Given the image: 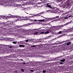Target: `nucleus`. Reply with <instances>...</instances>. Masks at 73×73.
Segmentation results:
<instances>
[{"instance_id":"nucleus-3","label":"nucleus","mask_w":73,"mask_h":73,"mask_svg":"<svg viewBox=\"0 0 73 73\" xmlns=\"http://www.w3.org/2000/svg\"><path fill=\"white\" fill-rule=\"evenodd\" d=\"M72 5V4L68 3L64 5V7H66V8H70V7H71V6Z\"/></svg>"},{"instance_id":"nucleus-9","label":"nucleus","mask_w":73,"mask_h":73,"mask_svg":"<svg viewBox=\"0 0 73 73\" xmlns=\"http://www.w3.org/2000/svg\"><path fill=\"white\" fill-rule=\"evenodd\" d=\"M56 1L57 2H59L60 4L62 5L65 0H56Z\"/></svg>"},{"instance_id":"nucleus-40","label":"nucleus","mask_w":73,"mask_h":73,"mask_svg":"<svg viewBox=\"0 0 73 73\" xmlns=\"http://www.w3.org/2000/svg\"><path fill=\"white\" fill-rule=\"evenodd\" d=\"M39 33L40 34H44V33H45L44 32H39Z\"/></svg>"},{"instance_id":"nucleus-7","label":"nucleus","mask_w":73,"mask_h":73,"mask_svg":"<svg viewBox=\"0 0 73 73\" xmlns=\"http://www.w3.org/2000/svg\"><path fill=\"white\" fill-rule=\"evenodd\" d=\"M10 17H12V18L16 17L18 19H21L22 18L21 17L18 15H11L10 16Z\"/></svg>"},{"instance_id":"nucleus-43","label":"nucleus","mask_w":73,"mask_h":73,"mask_svg":"<svg viewBox=\"0 0 73 73\" xmlns=\"http://www.w3.org/2000/svg\"><path fill=\"white\" fill-rule=\"evenodd\" d=\"M52 47L53 48H56L57 47V46H52Z\"/></svg>"},{"instance_id":"nucleus-44","label":"nucleus","mask_w":73,"mask_h":73,"mask_svg":"<svg viewBox=\"0 0 73 73\" xmlns=\"http://www.w3.org/2000/svg\"><path fill=\"white\" fill-rule=\"evenodd\" d=\"M44 13V11L42 12L41 13H39V15H41V14H42Z\"/></svg>"},{"instance_id":"nucleus-52","label":"nucleus","mask_w":73,"mask_h":73,"mask_svg":"<svg viewBox=\"0 0 73 73\" xmlns=\"http://www.w3.org/2000/svg\"><path fill=\"white\" fill-rule=\"evenodd\" d=\"M60 64H62V65L64 64V62H60Z\"/></svg>"},{"instance_id":"nucleus-37","label":"nucleus","mask_w":73,"mask_h":73,"mask_svg":"<svg viewBox=\"0 0 73 73\" xmlns=\"http://www.w3.org/2000/svg\"><path fill=\"white\" fill-rule=\"evenodd\" d=\"M50 31H46L45 33H44L45 34H48V33H49V32H50Z\"/></svg>"},{"instance_id":"nucleus-51","label":"nucleus","mask_w":73,"mask_h":73,"mask_svg":"<svg viewBox=\"0 0 73 73\" xmlns=\"http://www.w3.org/2000/svg\"><path fill=\"white\" fill-rule=\"evenodd\" d=\"M11 1H13V3H15L16 1V0H12Z\"/></svg>"},{"instance_id":"nucleus-21","label":"nucleus","mask_w":73,"mask_h":73,"mask_svg":"<svg viewBox=\"0 0 73 73\" xmlns=\"http://www.w3.org/2000/svg\"><path fill=\"white\" fill-rule=\"evenodd\" d=\"M41 63H42V62H38L37 65H38V66H41Z\"/></svg>"},{"instance_id":"nucleus-64","label":"nucleus","mask_w":73,"mask_h":73,"mask_svg":"<svg viewBox=\"0 0 73 73\" xmlns=\"http://www.w3.org/2000/svg\"><path fill=\"white\" fill-rule=\"evenodd\" d=\"M57 12H58V13H60V11L59 10L58 11H57Z\"/></svg>"},{"instance_id":"nucleus-13","label":"nucleus","mask_w":73,"mask_h":73,"mask_svg":"<svg viewBox=\"0 0 73 73\" xmlns=\"http://www.w3.org/2000/svg\"><path fill=\"white\" fill-rule=\"evenodd\" d=\"M56 18H57V19H58L59 18V16H57L55 17H54L53 18H49V20H53L54 19H56Z\"/></svg>"},{"instance_id":"nucleus-32","label":"nucleus","mask_w":73,"mask_h":73,"mask_svg":"<svg viewBox=\"0 0 73 73\" xmlns=\"http://www.w3.org/2000/svg\"><path fill=\"white\" fill-rule=\"evenodd\" d=\"M58 62H55L54 63V64H55V65H58Z\"/></svg>"},{"instance_id":"nucleus-33","label":"nucleus","mask_w":73,"mask_h":73,"mask_svg":"<svg viewBox=\"0 0 73 73\" xmlns=\"http://www.w3.org/2000/svg\"><path fill=\"white\" fill-rule=\"evenodd\" d=\"M56 42H57V43H56L57 45H58V44H61L60 43V41H57Z\"/></svg>"},{"instance_id":"nucleus-10","label":"nucleus","mask_w":73,"mask_h":73,"mask_svg":"<svg viewBox=\"0 0 73 73\" xmlns=\"http://www.w3.org/2000/svg\"><path fill=\"white\" fill-rule=\"evenodd\" d=\"M65 25H66V24H64V25H60L59 26H58L57 27V28L58 29H60V28H62V27H64V26H65Z\"/></svg>"},{"instance_id":"nucleus-61","label":"nucleus","mask_w":73,"mask_h":73,"mask_svg":"<svg viewBox=\"0 0 73 73\" xmlns=\"http://www.w3.org/2000/svg\"><path fill=\"white\" fill-rule=\"evenodd\" d=\"M1 38H3V37L2 36H1V35H0V39H1Z\"/></svg>"},{"instance_id":"nucleus-39","label":"nucleus","mask_w":73,"mask_h":73,"mask_svg":"<svg viewBox=\"0 0 73 73\" xmlns=\"http://www.w3.org/2000/svg\"><path fill=\"white\" fill-rule=\"evenodd\" d=\"M19 27V26H18V25H17L15 27V28L16 29H17Z\"/></svg>"},{"instance_id":"nucleus-56","label":"nucleus","mask_w":73,"mask_h":73,"mask_svg":"<svg viewBox=\"0 0 73 73\" xmlns=\"http://www.w3.org/2000/svg\"><path fill=\"white\" fill-rule=\"evenodd\" d=\"M11 41H13V38H12L10 40Z\"/></svg>"},{"instance_id":"nucleus-60","label":"nucleus","mask_w":73,"mask_h":73,"mask_svg":"<svg viewBox=\"0 0 73 73\" xmlns=\"http://www.w3.org/2000/svg\"><path fill=\"white\" fill-rule=\"evenodd\" d=\"M0 40H2L3 41L4 40V39H3V38H1Z\"/></svg>"},{"instance_id":"nucleus-59","label":"nucleus","mask_w":73,"mask_h":73,"mask_svg":"<svg viewBox=\"0 0 73 73\" xmlns=\"http://www.w3.org/2000/svg\"><path fill=\"white\" fill-rule=\"evenodd\" d=\"M30 72H34V71L33 70H30Z\"/></svg>"},{"instance_id":"nucleus-35","label":"nucleus","mask_w":73,"mask_h":73,"mask_svg":"<svg viewBox=\"0 0 73 73\" xmlns=\"http://www.w3.org/2000/svg\"><path fill=\"white\" fill-rule=\"evenodd\" d=\"M40 15L39 13H38V14H36V15H34V16H40V15Z\"/></svg>"},{"instance_id":"nucleus-19","label":"nucleus","mask_w":73,"mask_h":73,"mask_svg":"<svg viewBox=\"0 0 73 73\" xmlns=\"http://www.w3.org/2000/svg\"><path fill=\"white\" fill-rule=\"evenodd\" d=\"M37 45H34L33 46H31V47L33 48L34 49H36L37 48L36 47V46Z\"/></svg>"},{"instance_id":"nucleus-38","label":"nucleus","mask_w":73,"mask_h":73,"mask_svg":"<svg viewBox=\"0 0 73 73\" xmlns=\"http://www.w3.org/2000/svg\"><path fill=\"white\" fill-rule=\"evenodd\" d=\"M62 45L63 46H66V43L63 44Z\"/></svg>"},{"instance_id":"nucleus-17","label":"nucleus","mask_w":73,"mask_h":73,"mask_svg":"<svg viewBox=\"0 0 73 73\" xmlns=\"http://www.w3.org/2000/svg\"><path fill=\"white\" fill-rule=\"evenodd\" d=\"M55 8H56V7H52V8L51 9V10H48V11H47L46 12H50V11H54V9H55Z\"/></svg>"},{"instance_id":"nucleus-29","label":"nucleus","mask_w":73,"mask_h":73,"mask_svg":"<svg viewBox=\"0 0 73 73\" xmlns=\"http://www.w3.org/2000/svg\"><path fill=\"white\" fill-rule=\"evenodd\" d=\"M37 32H35L34 33V35H38V33L39 32H39V31H37Z\"/></svg>"},{"instance_id":"nucleus-20","label":"nucleus","mask_w":73,"mask_h":73,"mask_svg":"<svg viewBox=\"0 0 73 73\" xmlns=\"http://www.w3.org/2000/svg\"><path fill=\"white\" fill-rule=\"evenodd\" d=\"M70 40H64L60 42V44H63L64 42H66V41H69Z\"/></svg>"},{"instance_id":"nucleus-34","label":"nucleus","mask_w":73,"mask_h":73,"mask_svg":"<svg viewBox=\"0 0 73 73\" xmlns=\"http://www.w3.org/2000/svg\"><path fill=\"white\" fill-rule=\"evenodd\" d=\"M70 14H73V9H72L70 10Z\"/></svg>"},{"instance_id":"nucleus-62","label":"nucleus","mask_w":73,"mask_h":73,"mask_svg":"<svg viewBox=\"0 0 73 73\" xmlns=\"http://www.w3.org/2000/svg\"><path fill=\"white\" fill-rule=\"evenodd\" d=\"M37 24H41V22H37Z\"/></svg>"},{"instance_id":"nucleus-16","label":"nucleus","mask_w":73,"mask_h":73,"mask_svg":"<svg viewBox=\"0 0 73 73\" xmlns=\"http://www.w3.org/2000/svg\"><path fill=\"white\" fill-rule=\"evenodd\" d=\"M46 5H47V7H48L50 9H52V5H51L50 4L48 3V4H47Z\"/></svg>"},{"instance_id":"nucleus-47","label":"nucleus","mask_w":73,"mask_h":73,"mask_svg":"<svg viewBox=\"0 0 73 73\" xmlns=\"http://www.w3.org/2000/svg\"><path fill=\"white\" fill-rule=\"evenodd\" d=\"M72 58H73V55L71 56L70 57V59H72Z\"/></svg>"},{"instance_id":"nucleus-12","label":"nucleus","mask_w":73,"mask_h":73,"mask_svg":"<svg viewBox=\"0 0 73 73\" xmlns=\"http://www.w3.org/2000/svg\"><path fill=\"white\" fill-rule=\"evenodd\" d=\"M38 49L39 50H44V47H38Z\"/></svg>"},{"instance_id":"nucleus-5","label":"nucleus","mask_w":73,"mask_h":73,"mask_svg":"<svg viewBox=\"0 0 73 73\" xmlns=\"http://www.w3.org/2000/svg\"><path fill=\"white\" fill-rule=\"evenodd\" d=\"M23 28H24L23 27V26H19V27L17 29V31H18L19 32H21Z\"/></svg>"},{"instance_id":"nucleus-30","label":"nucleus","mask_w":73,"mask_h":73,"mask_svg":"<svg viewBox=\"0 0 73 73\" xmlns=\"http://www.w3.org/2000/svg\"><path fill=\"white\" fill-rule=\"evenodd\" d=\"M65 61V59H62L60 60V62H64Z\"/></svg>"},{"instance_id":"nucleus-1","label":"nucleus","mask_w":73,"mask_h":73,"mask_svg":"<svg viewBox=\"0 0 73 73\" xmlns=\"http://www.w3.org/2000/svg\"><path fill=\"white\" fill-rule=\"evenodd\" d=\"M13 47L14 46L10 45L2 46L0 48V52H1V53H2L3 52L7 50L9 48H13Z\"/></svg>"},{"instance_id":"nucleus-4","label":"nucleus","mask_w":73,"mask_h":73,"mask_svg":"<svg viewBox=\"0 0 73 73\" xmlns=\"http://www.w3.org/2000/svg\"><path fill=\"white\" fill-rule=\"evenodd\" d=\"M63 57V55H62L60 56H57L56 57L54 58L53 59V61H58V60H61V57Z\"/></svg>"},{"instance_id":"nucleus-58","label":"nucleus","mask_w":73,"mask_h":73,"mask_svg":"<svg viewBox=\"0 0 73 73\" xmlns=\"http://www.w3.org/2000/svg\"><path fill=\"white\" fill-rule=\"evenodd\" d=\"M21 70L22 72H24L25 71L23 69H21Z\"/></svg>"},{"instance_id":"nucleus-25","label":"nucleus","mask_w":73,"mask_h":73,"mask_svg":"<svg viewBox=\"0 0 73 73\" xmlns=\"http://www.w3.org/2000/svg\"><path fill=\"white\" fill-rule=\"evenodd\" d=\"M59 10V9H58V8H56L55 10H54V12H58V11Z\"/></svg>"},{"instance_id":"nucleus-2","label":"nucleus","mask_w":73,"mask_h":73,"mask_svg":"<svg viewBox=\"0 0 73 73\" xmlns=\"http://www.w3.org/2000/svg\"><path fill=\"white\" fill-rule=\"evenodd\" d=\"M14 57L12 56H5L4 57H2L1 60L2 61H7V60H9L10 61H16L15 59H14Z\"/></svg>"},{"instance_id":"nucleus-24","label":"nucleus","mask_w":73,"mask_h":73,"mask_svg":"<svg viewBox=\"0 0 73 73\" xmlns=\"http://www.w3.org/2000/svg\"><path fill=\"white\" fill-rule=\"evenodd\" d=\"M2 28H3V31H7V28H4V27H2Z\"/></svg>"},{"instance_id":"nucleus-45","label":"nucleus","mask_w":73,"mask_h":73,"mask_svg":"<svg viewBox=\"0 0 73 73\" xmlns=\"http://www.w3.org/2000/svg\"><path fill=\"white\" fill-rule=\"evenodd\" d=\"M62 31H60L58 32V34H61L62 33Z\"/></svg>"},{"instance_id":"nucleus-27","label":"nucleus","mask_w":73,"mask_h":73,"mask_svg":"<svg viewBox=\"0 0 73 73\" xmlns=\"http://www.w3.org/2000/svg\"><path fill=\"white\" fill-rule=\"evenodd\" d=\"M46 50H50V47H48L46 48Z\"/></svg>"},{"instance_id":"nucleus-42","label":"nucleus","mask_w":73,"mask_h":73,"mask_svg":"<svg viewBox=\"0 0 73 73\" xmlns=\"http://www.w3.org/2000/svg\"><path fill=\"white\" fill-rule=\"evenodd\" d=\"M25 17L26 18L25 19V20H29V19H28V18H29V17H28V18H27V17H28L26 16V17Z\"/></svg>"},{"instance_id":"nucleus-41","label":"nucleus","mask_w":73,"mask_h":73,"mask_svg":"<svg viewBox=\"0 0 73 73\" xmlns=\"http://www.w3.org/2000/svg\"><path fill=\"white\" fill-rule=\"evenodd\" d=\"M6 16L4 15H2V18H3V19H4V18H5Z\"/></svg>"},{"instance_id":"nucleus-48","label":"nucleus","mask_w":73,"mask_h":73,"mask_svg":"<svg viewBox=\"0 0 73 73\" xmlns=\"http://www.w3.org/2000/svg\"><path fill=\"white\" fill-rule=\"evenodd\" d=\"M62 35H61L60 36H58V38H60V37H62Z\"/></svg>"},{"instance_id":"nucleus-15","label":"nucleus","mask_w":73,"mask_h":73,"mask_svg":"<svg viewBox=\"0 0 73 73\" xmlns=\"http://www.w3.org/2000/svg\"><path fill=\"white\" fill-rule=\"evenodd\" d=\"M41 30H39L38 29H34L33 30V32H41Z\"/></svg>"},{"instance_id":"nucleus-63","label":"nucleus","mask_w":73,"mask_h":73,"mask_svg":"<svg viewBox=\"0 0 73 73\" xmlns=\"http://www.w3.org/2000/svg\"><path fill=\"white\" fill-rule=\"evenodd\" d=\"M70 29H68V31H69V32H71V31H70Z\"/></svg>"},{"instance_id":"nucleus-55","label":"nucleus","mask_w":73,"mask_h":73,"mask_svg":"<svg viewBox=\"0 0 73 73\" xmlns=\"http://www.w3.org/2000/svg\"><path fill=\"white\" fill-rule=\"evenodd\" d=\"M66 36V34H62V36Z\"/></svg>"},{"instance_id":"nucleus-54","label":"nucleus","mask_w":73,"mask_h":73,"mask_svg":"<svg viewBox=\"0 0 73 73\" xmlns=\"http://www.w3.org/2000/svg\"><path fill=\"white\" fill-rule=\"evenodd\" d=\"M42 73H46V71L45 70H43L42 71Z\"/></svg>"},{"instance_id":"nucleus-31","label":"nucleus","mask_w":73,"mask_h":73,"mask_svg":"<svg viewBox=\"0 0 73 73\" xmlns=\"http://www.w3.org/2000/svg\"><path fill=\"white\" fill-rule=\"evenodd\" d=\"M19 46L20 47H25V46L23 44H20L19 45Z\"/></svg>"},{"instance_id":"nucleus-28","label":"nucleus","mask_w":73,"mask_h":73,"mask_svg":"<svg viewBox=\"0 0 73 73\" xmlns=\"http://www.w3.org/2000/svg\"><path fill=\"white\" fill-rule=\"evenodd\" d=\"M29 3H28V2H26V3L24 5H23V6H27V5H29Z\"/></svg>"},{"instance_id":"nucleus-6","label":"nucleus","mask_w":73,"mask_h":73,"mask_svg":"<svg viewBox=\"0 0 73 73\" xmlns=\"http://www.w3.org/2000/svg\"><path fill=\"white\" fill-rule=\"evenodd\" d=\"M2 27H11V23H9V24L8 23V24H5L4 23H2Z\"/></svg>"},{"instance_id":"nucleus-8","label":"nucleus","mask_w":73,"mask_h":73,"mask_svg":"<svg viewBox=\"0 0 73 73\" xmlns=\"http://www.w3.org/2000/svg\"><path fill=\"white\" fill-rule=\"evenodd\" d=\"M38 42H40V45H44V43H45V41H44V40H41V39L38 40Z\"/></svg>"},{"instance_id":"nucleus-46","label":"nucleus","mask_w":73,"mask_h":73,"mask_svg":"<svg viewBox=\"0 0 73 73\" xmlns=\"http://www.w3.org/2000/svg\"><path fill=\"white\" fill-rule=\"evenodd\" d=\"M29 32L30 33H33V31H32V30H30Z\"/></svg>"},{"instance_id":"nucleus-36","label":"nucleus","mask_w":73,"mask_h":73,"mask_svg":"<svg viewBox=\"0 0 73 73\" xmlns=\"http://www.w3.org/2000/svg\"><path fill=\"white\" fill-rule=\"evenodd\" d=\"M23 0H19L18 2L20 3H23Z\"/></svg>"},{"instance_id":"nucleus-23","label":"nucleus","mask_w":73,"mask_h":73,"mask_svg":"<svg viewBox=\"0 0 73 73\" xmlns=\"http://www.w3.org/2000/svg\"><path fill=\"white\" fill-rule=\"evenodd\" d=\"M38 62H35V63H34L33 66H35V65H36V64H37H37H38Z\"/></svg>"},{"instance_id":"nucleus-50","label":"nucleus","mask_w":73,"mask_h":73,"mask_svg":"<svg viewBox=\"0 0 73 73\" xmlns=\"http://www.w3.org/2000/svg\"><path fill=\"white\" fill-rule=\"evenodd\" d=\"M13 44H16L17 43L16 42H13Z\"/></svg>"},{"instance_id":"nucleus-11","label":"nucleus","mask_w":73,"mask_h":73,"mask_svg":"<svg viewBox=\"0 0 73 73\" xmlns=\"http://www.w3.org/2000/svg\"><path fill=\"white\" fill-rule=\"evenodd\" d=\"M42 21L43 22H44V21L45 20L44 19H40V20H37L36 19L35 20H32L31 21Z\"/></svg>"},{"instance_id":"nucleus-22","label":"nucleus","mask_w":73,"mask_h":73,"mask_svg":"<svg viewBox=\"0 0 73 73\" xmlns=\"http://www.w3.org/2000/svg\"><path fill=\"white\" fill-rule=\"evenodd\" d=\"M71 42H68V43H66V45L68 46L69 45H71Z\"/></svg>"},{"instance_id":"nucleus-26","label":"nucleus","mask_w":73,"mask_h":73,"mask_svg":"<svg viewBox=\"0 0 73 73\" xmlns=\"http://www.w3.org/2000/svg\"><path fill=\"white\" fill-rule=\"evenodd\" d=\"M72 20L70 22H69L68 23H66V25H67L68 24H70V23H72Z\"/></svg>"},{"instance_id":"nucleus-49","label":"nucleus","mask_w":73,"mask_h":73,"mask_svg":"<svg viewBox=\"0 0 73 73\" xmlns=\"http://www.w3.org/2000/svg\"><path fill=\"white\" fill-rule=\"evenodd\" d=\"M25 41H26V42H28L29 41V40L27 39H26L25 40Z\"/></svg>"},{"instance_id":"nucleus-18","label":"nucleus","mask_w":73,"mask_h":73,"mask_svg":"<svg viewBox=\"0 0 73 73\" xmlns=\"http://www.w3.org/2000/svg\"><path fill=\"white\" fill-rule=\"evenodd\" d=\"M50 36H47L46 37H45L44 38H43V40H47V39H48V38H50Z\"/></svg>"},{"instance_id":"nucleus-53","label":"nucleus","mask_w":73,"mask_h":73,"mask_svg":"<svg viewBox=\"0 0 73 73\" xmlns=\"http://www.w3.org/2000/svg\"><path fill=\"white\" fill-rule=\"evenodd\" d=\"M22 64H23V65H25V64H26V63L25 62H22Z\"/></svg>"},{"instance_id":"nucleus-57","label":"nucleus","mask_w":73,"mask_h":73,"mask_svg":"<svg viewBox=\"0 0 73 73\" xmlns=\"http://www.w3.org/2000/svg\"><path fill=\"white\" fill-rule=\"evenodd\" d=\"M11 38H8V39H7V40L8 41H11Z\"/></svg>"},{"instance_id":"nucleus-14","label":"nucleus","mask_w":73,"mask_h":73,"mask_svg":"<svg viewBox=\"0 0 73 73\" xmlns=\"http://www.w3.org/2000/svg\"><path fill=\"white\" fill-rule=\"evenodd\" d=\"M30 25H31V23H27V24H25L21 26H23V27H28V26H29Z\"/></svg>"}]
</instances>
